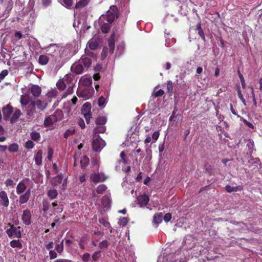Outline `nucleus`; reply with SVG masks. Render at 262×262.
<instances>
[{"label": "nucleus", "mask_w": 262, "mask_h": 262, "mask_svg": "<svg viewBox=\"0 0 262 262\" xmlns=\"http://www.w3.org/2000/svg\"><path fill=\"white\" fill-rule=\"evenodd\" d=\"M93 58L90 54L83 55L78 61L72 65L71 71L78 75L82 74L85 69L88 70L91 67Z\"/></svg>", "instance_id": "f257e3e1"}, {"label": "nucleus", "mask_w": 262, "mask_h": 262, "mask_svg": "<svg viewBox=\"0 0 262 262\" xmlns=\"http://www.w3.org/2000/svg\"><path fill=\"white\" fill-rule=\"evenodd\" d=\"M101 18L106 20L110 24L114 22L116 18L119 17V11L116 6H112L107 11L105 15H101Z\"/></svg>", "instance_id": "f03ea898"}, {"label": "nucleus", "mask_w": 262, "mask_h": 262, "mask_svg": "<svg viewBox=\"0 0 262 262\" xmlns=\"http://www.w3.org/2000/svg\"><path fill=\"white\" fill-rule=\"evenodd\" d=\"M107 177L102 173H92L90 176V181L95 184L105 181Z\"/></svg>", "instance_id": "7ed1b4c3"}, {"label": "nucleus", "mask_w": 262, "mask_h": 262, "mask_svg": "<svg viewBox=\"0 0 262 262\" xmlns=\"http://www.w3.org/2000/svg\"><path fill=\"white\" fill-rule=\"evenodd\" d=\"M20 227H16L13 225L10 226L9 229L6 230V233L9 237H14L16 238L21 237V232L19 230Z\"/></svg>", "instance_id": "20e7f679"}, {"label": "nucleus", "mask_w": 262, "mask_h": 262, "mask_svg": "<svg viewBox=\"0 0 262 262\" xmlns=\"http://www.w3.org/2000/svg\"><path fill=\"white\" fill-rule=\"evenodd\" d=\"M36 113V107L32 101L26 107V113L27 117L29 119H32L34 117V115Z\"/></svg>", "instance_id": "39448f33"}, {"label": "nucleus", "mask_w": 262, "mask_h": 262, "mask_svg": "<svg viewBox=\"0 0 262 262\" xmlns=\"http://www.w3.org/2000/svg\"><path fill=\"white\" fill-rule=\"evenodd\" d=\"M13 107L10 104H7L5 106H4L2 108L4 119L5 120H8L9 119H10V116L13 112Z\"/></svg>", "instance_id": "423d86ee"}, {"label": "nucleus", "mask_w": 262, "mask_h": 262, "mask_svg": "<svg viewBox=\"0 0 262 262\" xmlns=\"http://www.w3.org/2000/svg\"><path fill=\"white\" fill-rule=\"evenodd\" d=\"M149 198L145 194L140 195L137 198V204L141 207L145 206L149 202Z\"/></svg>", "instance_id": "0eeeda50"}, {"label": "nucleus", "mask_w": 262, "mask_h": 262, "mask_svg": "<svg viewBox=\"0 0 262 262\" xmlns=\"http://www.w3.org/2000/svg\"><path fill=\"white\" fill-rule=\"evenodd\" d=\"M32 101L35 105V107L40 112L45 111L47 107L48 102L46 100L37 99L36 100Z\"/></svg>", "instance_id": "6e6552de"}, {"label": "nucleus", "mask_w": 262, "mask_h": 262, "mask_svg": "<svg viewBox=\"0 0 262 262\" xmlns=\"http://www.w3.org/2000/svg\"><path fill=\"white\" fill-rule=\"evenodd\" d=\"M21 220L23 223L26 225H29L31 224V214L29 209H26L23 211Z\"/></svg>", "instance_id": "1a4fd4ad"}, {"label": "nucleus", "mask_w": 262, "mask_h": 262, "mask_svg": "<svg viewBox=\"0 0 262 262\" xmlns=\"http://www.w3.org/2000/svg\"><path fill=\"white\" fill-rule=\"evenodd\" d=\"M57 116L55 114H52L45 118L43 124L45 127H49L52 125L54 122H57Z\"/></svg>", "instance_id": "9d476101"}, {"label": "nucleus", "mask_w": 262, "mask_h": 262, "mask_svg": "<svg viewBox=\"0 0 262 262\" xmlns=\"http://www.w3.org/2000/svg\"><path fill=\"white\" fill-rule=\"evenodd\" d=\"M0 204L5 207H8L9 205V200L7 193L4 190L0 191Z\"/></svg>", "instance_id": "9b49d317"}, {"label": "nucleus", "mask_w": 262, "mask_h": 262, "mask_svg": "<svg viewBox=\"0 0 262 262\" xmlns=\"http://www.w3.org/2000/svg\"><path fill=\"white\" fill-rule=\"evenodd\" d=\"M29 181V178H25L20 181L16 186V193L17 194H20L26 191L27 186L25 184V181Z\"/></svg>", "instance_id": "f8f14e48"}, {"label": "nucleus", "mask_w": 262, "mask_h": 262, "mask_svg": "<svg viewBox=\"0 0 262 262\" xmlns=\"http://www.w3.org/2000/svg\"><path fill=\"white\" fill-rule=\"evenodd\" d=\"M58 47L56 45H50L46 49L48 54L53 57L56 56L58 54Z\"/></svg>", "instance_id": "ddd939ff"}, {"label": "nucleus", "mask_w": 262, "mask_h": 262, "mask_svg": "<svg viewBox=\"0 0 262 262\" xmlns=\"http://www.w3.org/2000/svg\"><path fill=\"white\" fill-rule=\"evenodd\" d=\"M31 195V189H28L24 194H21L19 197V203L20 204L26 203L29 200Z\"/></svg>", "instance_id": "4468645a"}, {"label": "nucleus", "mask_w": 262, "mask_h": 262, "mask_svg": "<svg viewBox=\"0 0 262 262\" xmlns=\"http://www.w3.org/2000/svg\"><path fill=\"white\" fill-rule=\"evenodd\" d=\"M12 6L13 4L12 2H9V5L7 7L4 13L0 15V24L9 17V13L12 8Z\"/></svg>", "instance_id": "2eb2a0df"}, {"label": "nucleus", "mask_w": 262, "mask_h": 262, "mask_svg": "<svg viewBox=\"0 0 262 262\" xmlns=\"http://www.w3.org/2000/svg\"><path fill=\"white\" fill-rule=\"evenodd\" d=\"M30 92L34 97H38L41 94V89L38 85H33L30 89Z\"/></svg>", "instance_id": "dca6fc26"}, {"label": "nucleus", "mask_w": 262, "mask_h": 262, "mask_svg": "<svg viewBox=\"0 0 262 262\" xmlns=\"http://www.w3.org/2000/svg\"><path fill=\"white\" fill-rule=\"evenodd\" d=\"M163 219V213L162 212L156 213L153 216L152 222L158 226L162 222Z\"/></svg>", "instance_id": "f3484780"}, {"label": "nucleus", "mask_w": 262, "mask_h": 262, "mask_svg": "<svg viewBox=\"0 0 262 262\" xmlns=\"http://www.w3.org/2000/svg\"><path fill=\"white\" fill-rule=\"evenodd\" d=\"M89 91L87 89H78L77 91V95L79 97L88 99L89 97Z\"/></svg>", "instance_id": "a211bd4d"}, {"label": "nucleus", "mask_w": 262, "mask_h": 262, "mask_svg": "<svg viewBox=\"0 0 262 262\" xmlns=\"http://www.w3.org/2000/svg\"><path fill=\"white\" fill-rule=\"evenodd\" d=\"M42 151L41 150H38L34 157L35 162L36 164L38 165H41L42 163Z\"/></svg>", "instance_id": "6ab92c4d"}, {"label": "nucleus", "mask_w": 262, "mask_h": 262, "mask_svg": "<svg viewBox=\"0 0 262 262\" xmlns=\"http://www.w3.org/2000/svg\"><path fill=\"white\" fill-rule=\"evenodd\" d=\"M21 113L19 109H16L10 118L11 123L15 122L21 116Z\"/></svg>", "instance_id": "aec40b11"}, {"label": "nucleus", "mask_w": 262, "mask_h": 262, "mask_svg": "<svg viewBox=\"0 0 262 262\" xmlns=\"http://www.w3.org/2000/svg\"><path fill=\"white\" fill-rule=\"evenodd\" d=\"M92 149L94 151L98 152L100 151L101 148L100 146V141L99 139H94L92 143Z\"/></svg>", "instance_id": "412c9836"}, {"label": "nucleus", "mask_w": 262, "mask_h": 262, "mask_svg": "<svg viewBox=\"0 0 262 262\" xmlns=\"http://www.w3.org/2000/svg\"><path fill=\"white\" fill-rule=\"evenodd\" d=\"M108 46L110 49V53L112 54L114 53L115 50V39L113 36V35L108 39Z\"/></svg>", "instance_id": "4be33fe9"}, {"label": "nucleus", "mask_w": 262, "mask_h": 262, "mask_svg": "<svg viewBox=\"0 0 262 262\" xmlns=\"http://www.w3.org/2000/svg\"><path fill=\"white\" fill-rule=\"evenodd\" d=\"M63 176L61 173L53 178L52 181V184L54 186H57L62 182Z\"/></svg>", "instance_id": "5701e85b"}, {"label": "nucleus", "mask_w": 262, "mask_h": 262, "mask_svg": "<svg viewBox=\"0 0 262 262\" xmlns=\"http://www.w3.org/2000/svg\"><path fill=\"white\" fill-rule=\"evenodd\" d=\"M90 2V0H80L77 2L75 6V9L81 8L87 6Z\"/></svg>", "instance_id": "b1692460"}, {"label": "nucleus", "mask_w": 262, "mask_h": 262, "mask_svg": "<svg viewBox=\"0 0 262 262\" xmlns=\"http://www.w3.org/2000/svg\"><path fill=\"white\" fill-rule=\"evenodd\" d=\"M88 44L89 48L93 50L97 49L99 46L98 42L96 39L90 40Z\"/></svg>", "instance_id": "393cba45"}, {"label": "nucleus", "mask_w": 262, "mask_h": 262, "mask_svg": "<svg viewBox=\"0 0 262 262\" xmlns=\"http://www.w3.org/2000/svg\"><path fill=\"white\" fill-rule=\"evenodd\" d=\"M49 58L47 55H41L39 57L38 62L40 64L46 65L49 62Z\"/></svg>", "instance_id": "a878e982"}, {"label": "nucleus", "mask_w": 262, "mask_h": 262, "mask_svg": "<svg viewBox=\"0 0 262 262\" xmlns=\"http://www.w3.org/2000/svg\"><path fill=\"white\" fill-rule=\"evenodd\" d=\"M225 189L228 192H236L237 191L241 190L242 189V187L240 186L232 187L228 185L225 186Z\"/></svg>", "instance_id": "bb28decb"}, {"label": "nucleus", "mask_w": 262, "mask_h": 262, "mask_svg": "<svg viewBox=\"0 0 262 262\" xmlns=\"http://www.w3.org/2000/svg\"><path fill=\"white\" fill-rule=\"evenodd\" d=\"M18 145L16 143L11 144L8 147V151L11 153L17 152L18 151Z\"/></svg>", "instance_id": "cd10ccee"}, {"label": "nucleus", "mask_w": 262, "mask_h": 262, "mask_svg": "<svg viewBox=\"0 0 262 262\" xmlns=\"http://www.w3.org/2000/svg\"><path fill=\"white\" fill-rule=\"evenodd\" d=\"M91 104L90 102H85L82 105L81 111L84 114L85 113H91Z\"/></svg>", "instance_id": "c85d7f7f"}, {"label": "nucleus", "mask_w": 262, "mask_h": 262, "mask_svg": "<svg viewBox=\"0 0 262 262\" xmlns=\"http://www.w3.org/2000/svg\"><path fill=\"white\" fill-rule=\"evenodd\" d=\"M95 122L97 125H103L106 122V118L103 116H99L96 118Z\"/></svg>", "instance_id": "c756f323"}, {"label": "nucleus", "mask_w": 262, "mask_h": 262, "mask_svg": "<svg viewBox=\"0 0 262 262\" xmlns=\"http://www.w3.org/2000/svg\"><path fill=\"white\" fill-rule=\"evenodd\" d=\"M10 246L12 248H18L21 249L23 245L19 240H12L10 243Z\"/></svg>", "instance_id": "7c9ffc66"}, {"label": "nucleus", "mask_w": 262, "mask_h": 262, "mask_svg": "<svg viewBox=\"0 0 262 262\" xmlns=\"http://www.w3.org/2000/svg\"><path fill=\"white\" fill-rule=\"evenodd\" d=\"M57 191L55 189L49 190L47 192V195L51 200L55 199L57 196Z\"/></svg>", "instance_id": "2f4dec72"}, {"label": "nucleus", "mask_w": 262, "mask_h": 262, "mask_svg": "<svg viewBox=\"0 0 262 262\" xmlns=\"http://www.w3.org/2000/svg\"><path fill=\"white\" fill-rule=\"evenodd\" d=\"M198 31V34L201 37V38L204 40L205 41V36L204 32L201 27V23H199L196 26V29Z\"/></svg>", "instance_id": "473e14b6"}, {"label": "nucleus", "mask_w": 262, "mask_h": 262, "mask_svg": "<svg viewBox=\"0 0 262 262\" xmlns=\"http://www.w3.org/2000/svg\"><path fill=\"white\" fill-rule=\"evenodd\" d=\"M99 222L100 224H101L102 225H103L104 227H110L111 228L110 232L111 233L112 232V230H113L112 227L111 226L110 223L107 221H106L104 218L102 217V218L99 219Z\"/></svg>", "instance_id": "72a5a7b5"}, {"label": "nucleus", "mask_w": 262, "mask_h": 262, "mask_svg": "<svg viewBox=\"0 0 262 262\" xmlns=\"http://www.w3.org/2000/svg\"><path fill=\"white\" fill-rule=\"evenodd\" d=\"M111 29V26L108 23H104L101 26L100 29L102 33H107Z\"/></svg>", "instance_id": "f704fd0d"}, {"label": "nucleus", "mask_w": 262, "mask_h": 262, "mask_svg": "<svg viewBox=\"0 0 262 262\" xmlns=\"http://www.w3.org/2000/svg\"><path fill=\"white\" fill-rule=\"evenodd\" d=\"M80 165L82 167L86 166L89 163V159L86 156H83L80 159Z\"/></svg>", "instance_id": "c9c22d12"}, {"label": "nucleus", "mask_w": 262, "mask_h": 262, "mask_svg": "<svg viewBox=\"0 0 262 262\" xmlns=\"http://www.w3.org/2000/svg\"><path fill=\"white\" fill-rule=\"evenodd\" d=\"M107 189V187L104 184H101L96 188V192L98 194H102Z\"/></svg>", "instance_id": "e433bc0d"}, {"label": "nucleus", "mask_w": 262, "mask_h": 262, "mask_svg": "<svg viewBox=\"0 0 262 262\" xmlns=\"http://www.w3.org/2000/svg\"><path fill=\"white\" fill-rule=\"evenodd\" d=\"M30 135H31V139L33 141H36V142H38L40 138V134L36 132H34V131L32 132L31 133Z\"/></svg>", "instance_id": "4c0bfd02"}, {"label": "nucleus", "mask_w": 262, "mask_h": 262, "mask_svg": "<svg viewBox=\"0 0 262 262\" xmlns=\"http://www.w3.org/2000/svg\"><path fill=\"white\" fill-rule=\"evenodd\" d=\"M20 102L23 106V108H24V106H27L30 103V101L26 98L24 95L21 96Z\"/></svg>", "instance_id": "58836bf2"}, {"label": "nucleus", "mask_w": 262, "mask_h": 262, "mask_svg": "<svg viewBox=\"0 0 262 262\" xmlns=\"http://www.w3.org/2000/svg\"><path fill=\"white\" fill-rule=\"evenodd\" d=\"M57 88L60 90H63L66 87L65 82L63 80H59L56 83Z\"/></svg>", "instance_id": "ea45409f"}, {"label": "nucleus", "mask_w": 262, "mask_h": 262, "mask_svg": "<svg viewBox=\"0 0 262 262\" xmlns=\"http://www.w3.org/2000/svg\"><path fill=\"white\" fill-rule=\"evenodd\" d=\"M63 241L64 240L62 239L60 244L56 245L55 249L57 252L60 254L63 251Z\"/></svg>", "instance_id": "a19ab883"}, {"label": "nucleus", "mask_w": 262, "mask_h": 262, "mask_svg": "<svg viewBox=\"0 0 262 262\" xmlns=\"http://www.w3.org/2000/svg\"><path fill=\"white\" fill-rule=\"evenodd\" d=\"M246 142L247 147H248L249 150H250V152L252 153L254 146L253 141L251 139H248Z\"/></svg>", "instance_id": "79ce46f5"}, {"label": "nucleus", "mask_w": 262, "mask_h": 262, "mask_svg": "<svg viewBox=\"0 0 262 262\" xmlns=\"http://www.w3.org/2000/svg\"><path fill=\"white\" fill-rule=\"evenodd\" d=\"M128 222V221L126 217H122L119 219L118 222V224L122 226H126Z\"/></svg>", "instance_id": "37998d69"}, {"label": "nucleus", "mask_w": 262, "mask_h": 262, "mask_svg": "<svg viewBox=\"0 0 262 262\" xmlns=\"http://www.w3.org/2000/svg\"><path fill=\"white\" fill-rule=\"evenodd\" d=\"M35 146L34 143L32 140H28L25 145V147L27 149H31Z\"/></svg>", "instance_id": "c03bdc74"}, {"label": "nucleus", "mask_w": 262, "mask_h": 262, "mask_svg": "<svg viewBox=\"0 0 262 262\" xmlns=\"http://www.w3.org/2000/svg\"><path fill=\"white\" fill-rule=\"evenodd\" d=\"M100 253H101V251H97L95 252L92 254V258L93 260H94L95 261H98V260L99 259V257L101 256Z\"/></svg>", "instance_id": "a18cd8bd"}, {"label": "nucleus", "mask_w": 262, "mask_h": 262, "mask_svg": "<svg viewBox=\"0 0 262 262\" xmlns=\"http://www.w3.org/2000/svg\"><path fill=\"white\" fill-rule=\"evenodd\" d=\"M50 203L48 201L44 200L42 202V210L44 212H47L49 209Z\"/></svg>", "instance_id": "49530a36"}, {"label": "nucleus", "mask_w": 262, "mask_h": 262, "mask_svg": "<svg viewBox=\"0 0 262 262\" xmlns=\"http://www.w3.org/2000/svg\"><path fill=\"white\" fill-rule=\"evenodd\" d=\"M108 246V242L106 240H103L99 243V248L100 249H106L107 248Z\"/></svg>", "instance_id": "de8ad7c7"}, {"label": "nucleus", "mask_w": 262, "mask_h": 262, "mask_svg": "<svg viewBox=\"0 0 262 262\" xmlns=\"http://www.w3.org/2000/svg\"><path fill=\"white\" fill-rule=\"evenodd\" d=\"M173 83L171 80L167 81V92L169 93H171L173 91Z\"/></svg>", "instance_id": "09e8293b"}, {"label": "nucleus", "mask_w": 262, "mask_h": 262, "mask_svg": "<svg viewBox=\"0 0 262 262\" xmlns=\"http://www.w3.org/2000/svg\"><path fill=\"white\" fill-rule=\"evenodd\" d=\"M164 94V92L163 90L160 89L158 91L154 92L152 94V96L154 98H156L159 96H162Z\"/></svg>", "instance_id": "8fccbe9b"}, {"label": "nucleus", "mask_w": 262, "mask_h": 262, "mask_svg": "<svg viewBox=\"0 0 262 262\" xmlns=\"http://www.w3.org/2000/svg\"><path fill=\"white\" fill-rule=\"evenodd\" d=\"M120 157L121 158V160L122 161V162L124 164H126L128 163V159L126 157V156L124 152V151H122L120 154Z\"/></svg>", "instance_id": "3c124183"}, {"label": "nucleus", "mask_w": 262, "mask_h": 262, "mask_svg": "<svg viewBox=\"0 0 262 262\" xmlns=\"http://www.w3.org/2000/svg\"><path fill=\"white\" fill-rule=\"evenodd\" d=\"M94 130L96 133H104L105 132V127L101 125L96 127Z\"/></svg>", "instance_id": "603ef678"}, {"label": "nucleus", "mask_w": 262, "mask_h": 262, "mask_svg": "<svg viewBox=\"0 0 262 262\" xmlns=\"http://www.w3.org/2000/svg\"><path fill=\"white\" fill-rule=\"evenodd\" d=\"M237 95H238L239 99L241 100V101L244 104V105L246 106V103L245 100L244 96L242 93L241 90L239 89H238V90L237 91Z\"/></svg>", "instance_id": "864d4df0"}, {"label": "nucleus", "mask_w": 262, "mask_h": 262, "mask_svg": "<svg viewBox=\"0 0 262 262\" xmlns=\"http://www.w3.org/2000/svg\"><path fill=\"white\" fill-rule=\"evenodd\" d=\"M75 131L74 129H68L64 133V137L65 138H67L70 136L73 135L75 133Z\"/></svg>", "instance_id": "5fc2aeb1"}, {"label": "nucleus", "mask_w": 262, "mask_h": 262, "mask_svg": "<svg viewBox=\"0 0 262 262\" xmlns=\"http://www.w3.org/2000/svg\"><path fill=\"white\" fill-rule=\"evenodd\" d=\"M238 76H239V79L241 82L242 86L243 89H245L246 84H245L244 78L239 71H238Z\"/></svg>", "instance_id": "6e6d98bb"}, {"label": "nucleus", "mask_w": 262, "mask_h": 262, "mask_svg": "<svg viewBox=\"0 0 262 262\" xmlns=\"http://www.w3.org/2000/svg\"><path fill=\"white\" fill-rule=\"evenodd\" d=\"M83 115L86 123L89 124L90 122L91 118H92L91 113H85L83 114Z\"/></svg>", "instance_id": "4d7b16f0"}, {"label": "nucleus", "mask_w": 262, "mask_h": 262, "mask_svg": "<svg viewBox=\"0 0 262 262\" xmlns=\"http://www.w3.org/2000/svg\"><path fill=\"white\" fill-rule=\"evenodd\" d=\"M63 3V5L67 7H70L73 5V1L72 0H62Z\"/></svg>", "instance_id": "13d9d810"}, {"label": "nucleus", "mask_w": 262, "mask_h": 262, "mask_svg": "<svg viewBox=\"0 0 262 262\" xmlns=\"http://www.w3.org/2000/svg\"><path fill=\"white\" fill-rule=\"evenodd\" d=\"M49 255L51 259H55L57 256L56 252L53 250H51L49 251Z\"/></svg>", "instance_id": "bf43d9fd"}, {"label": "nucleus", "mask_w": 262, "mask_h": 262, "mask_svg": "<svg viewBox=\"0 0 262 262\" xmlns=\"http://www.w3.org/2000/svg\"><path fill=\"white\" fill-rule=\"evenodd\" d=\"M5 184H6V186H7V187H8V186L13 187L14 185H15L13 181L11 179H7L6 181H5Z\"/></svg>", "instance_id": "052dcab7"}, {"label": "nucleus", "mask_w": 262, "mask_h": 262, "mask_svg": "<svg viewBox=\"0 0 262 262\" xmlns=\"http://www.w3.org/2000/svg\"><path fill=\"white\" fill-rule=\"evenodd\" d=\"M90 258V254L88 253H85L82 257V259L84 262H88Z\"/></svg>", "instance_id": "680f3d73"}, {"label": "nucleus", "mask_w": 262, "mask_h": 262, "mask_svg": "<svg viewBox=\"0 0 262 262\" xmlns=\"http://www.w3.org/2000/svg\"><path fill=\"white\" fill-rule=\"evenodd\" d=\"M105 99L103 96H101L98 101V104L99 106H102L105 103Z\"/></svg>", "instance_id": "e2e57ef3"}, {"label": "nucleus", "mask_w": 262, "mask_h": 262, "mask_svg": "<svg viewBox=\"0 0 262 262\" xmlns=\"http://www.w3.org/2000/svg\"><path fill=\"white\" fill-rule=\"evenodd\" d=\"M73 76L72 75V74H67L66 76H65V78H64V80L66 81H67V82H71L73 80Z\"/></svg>", "instance_id": "0e129e2a"}, {"label": "nucleus", "mask_w": 262, "mask_h": 262, "mask_svg": "<svg viewBox=\"0 0 262 262\" xmlns=\"http://www.w3.org/2000/svg\"><path fill=\"white\" fill-rule=\"evenodd\" d=\"M163 217L165 222H168L171 219V214L170 213H167L165 214L164 216Z\"/></svg>", "instance_id": "69168bd1"}, {"label": "nucleus", "mask_w": 262, "mask_h": 262, "mask_svg": "<svg viewBox=\"0 0 262 262\" xmlns=\"http://www.w3.org/2000/svg\"><path fill=\"white\" fill-rule=\"evenodd\" d=\"M107 54V48H103L102 51L101 52V58L104 59L106 58Z\"/></svg>", "instance_id": "338daca9"}, {"label": "nucleus", "mask_w": 262, "mask_h": 262, "mask_svg": "<svg viewBox=\"0 0 262 262\" xmlns=\"http://www.w3.org/2000/svg\"><path fill=\"white\" fill-rule=\"evenodd\" d=\"M8 74V71L7 70H3L0 73V79H3Z\"/></svg>", "instance_id": "774afa93"}]
</instances>
